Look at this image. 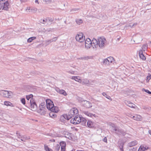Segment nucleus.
Returning <instances> with one entry per match:
<instances>
[{
    "instance_id": "f03ea898",
    "label": "nucleus",
    "mask_w": 151,
    "mask_h": 151,
    "mask_svg": "<svg viewBox=\"0 0 151 151\" xmlns=\"http://www.w3.org/2000/svg\"><path fill=\"white\" fill-rule=\"evenodd\" d=\"M0 95L4 97L11 98L13 96V93L12 91L6 90H0Z\"/></svg>"
},
{
    "instance_id": "338daca9",
    "label": "nucleus",
    "mask_w": 151,
    "mask_h": 151,
    "mask_svg": "<svg viewBox=\"0 0 151 151\" xmlns=\"http://www.w3.org/2000/svg\"><path fill=\"white\" fill-rule=\"evenodd\" d=\"M2 5L0 3V10L2 8Z\"/></svg>"
},
{
    "instance_id": "c756f323",
    "label": "nucleus",
    "mask_w": 151,
    "mask_h": 151,
    "mask_svg": "<svg viewBox=\"0 0 151 151\" xmlns=\"http://www.w3.org/2000/svg\"><path fill=\"white\" fill-rule=\"evenodd\" d=\"M33 96L32 94H30L26 96V98L28 100H29L30 99V100L33 99Z\"/></svg>"
},
{
    "instance_id": "49530a36",
    "label": "nucleus",
    "mask_w": 151,
    "mask_h": 151,
    "mask_svg": "<svg viewBox=\"0 0 151 151\" xmlns=\"http://www.w3.org/2000/svg\"><path fill=\"white\" fill-rule=\"evenodd\" d=\"M137 24V23H135L133 24L132 25L130 24L128 25V27H130L131 28H132L134 27V26H136Z\"/></svg>"
},
{
    "instance_id": "6ab92c4d",
    "label": "nucleus",
    "mask_w": 151,
    "mask_h": 151,
    "mask_svg": "<svg viewBox=\"0 0 151 151\" xmlns=\"http://www.w3.org/2000/svg\"><path fill=\"white\" fill-rule=\"evenodd\" d=\"M81 122V124L85 126L86 125V119L82 117H81L80 119Z\"/></svg>"
},
{
    "instance_id": "13d9d810",
    "label": "nucleus",
    "mask_w": 151,
    "mask_h": 151,
    "mask_svg": "<svg viewBox=\"0 0 151 151\" xmlns=\"http://www.w3.org/2000/svg\"><path fill=\"white\" fill-rule=\"evenodd\" d=\"M65 147H61V151H65Z\"/></svg>"
},
{
    "instance_id": "412c9836",
    "label": "nucleus",
    "mask_w": 151,
    "mask_h": 151,
    "mask_svg": "<svg viewBox=\"0 0 151 151\" xmlns=\"http://www.w3.org/2000/svg\"><path fill=\"white\" fill-rule=\"evenodd\" d=\"M71 134L68 132H65L64 134L65 137L69 139H70L71 138Z\"/></svg>"
},
{
    "instance_id": "a19ab883",
    "label": "nucleus",
    "mask_w": 151,
    "mask_h": 151,
    "mask_svg": "<svg viewBox=\"0 0 151 151\" xmlns=\"http://www.w3.org/2000/svg\"><path fill=\"white\" fill-rule=\"evenodd\" d=\"M60 145L58 144H57L55 147V150L56 151H58L60 150Z\"/></svg>"
},
{
    "instance_id": "6e6d98bb",
    "label": "nucleus",
    "mask_w": 151,
    "mask_h": 151,
    "mask_svg": "<svg viewBox=\"0 0 151 151\" xmlns=\"http://www.w3.org/2000/svg\"><path fill=\"white\" fill-rule=\"evenodd\" d=\"M136 148L134 147H132L131 149H130L129 151H136Z\"/></svg>"
},
{
    "instance_id": "9d476101",
    "label": "nucleus",
    "mask_w": 151,
    "mask_h": 151,
    "mask_svg": "<svg viewBox=\"0 0 151 151\" xmlns=\"http://www.w3.org/2000/svg\"><path fill=\"white\" fill-rule=\"evenodd\" d=\"M92 42L89 38L87 39L85 41V47L87 49H88L91 47L92 45Z\"/></svg>"
},
{
    "instance_id": "052dcab7",
    "label": "nucleus",
    "mask_w": 151,
    "mask_h": 151,
    "mask_svg": "<svg viewBox=\"0 0 151 151\" xmlns=\"http://www.w3.org/2000/svg\"><path fill=\"white\" fill-rule=\"evenodd\" d=\"M103 141L105 142H107V139L106 137H105L103 139Z\"/></svg>"
},
{
    "instance_id": "aec40b11",
    "label": "nucleus",
    "mask_w": 151,
    "mask_h": 151,
    "mask_svg": "<svg viewBox=\"0 0 151 151\" xmlns=\"http://www.w3.org/2000/svg\"><path fill=\"white\" fill-rule=\"evenodd\" d=\"M137 143V142L136 140L132 141L128 144V146L129 147H131L136 145Z\"/></svg>"
},
{
    "instance_id": "2eb2a0df",
    "label": "nucleus",
    "mask_w": 151,
    "mask_h": 151,
    "mask_svg": "<svg viewBox=\"0 0 151 151\" xmlns=\"http://www.w3.org/2000/svg\"><path fill=\"white\" fill-rule=\"evenodd\" d=\"M56 91L59 93L60 94H62L64 96H66L67 95V94L65 91L62 89H60L59 88L56 89Z\"/></svg>"
},
{
    "instance_id": "774afa93",
    "label": "nucleus",
    "mask_w": 151,
    "mask_h": 151,
    "mask_svg": "<svg viewBox=\"0 0 151 151\" xmlns=\"http://www.w3.org/2000/svg\"><path fill=\"white\" fill-rule=\"evenodd\" d=\"M35 3H37L38 4H39L38 1V0H36L35 1Z\"/></svg>"
},
{
    "instance_id": "864d4df0",
    "label": "nucleus",
    "mask_w": 151,
    "mask_h": 151,
    "mask_svg": "<svg viewBox=\"0 0 151 151\" xmlns=\"http://www.w3.org/2000/svg\"><path fill=\"white\" fill-rule=\"evenodd\" d=\"M123 145L124 144L123 143L122 144V145H120V146H119L120 149L121 151H124L123 149Z\"/></svg>"
},
{
    "instance_id": "37998d69",
    "label": "nucleus",
    "mask_w": 151,
    "mask_h": 151,
    "mask_svg": "<svg viewBox=\"0 0 151 151\" xmlns=\"http://www.w3.org/2000/svg\"><path fill=\"white\" fill-rule=\"evenodd\" d=\"M46 20L48 22H52L53 21V19L51 17H48L46 19Z\"/></svg>"
},
{
    "instance_id": "c03bdc74",
    "label": "nucleus",
    "mask_w": 151,
    "mask_h": 151,
    "mask_svg": "<svg viewBox=\"0 0 151 151\" xmlns=\"http://www.w3.org/2000/svg\"><path fill=\"white\" fill-rule=\"evenodd\" d=\"M147 45L146 44H144L142 46V50L144 51H145V50L147 49Z\"/></svg>"
},
{
    "instance_id": "ddd939ff",
    "label": "nucleus",
    "mask_w": 151,
    "mask_h": 151,
    "mask_svg": "<svg viewBox=\"0 0 151 151\" xmlns=\"http://www.w3.org/2000/svg\"><path fill=\"white\" fill-rule=\"evenodd\" d=\"M92 42V45L91 46L93 47V48H96L98 46V40L95 39H93Z\"/></svg>"
},
{
    "instance_id": "393cba45",
    "label": "nucleus",
    "mask_w": 151,
    "mask_h": 151,
    "mask_svg": "<svg viewBox=\"0 0 151 151\" xmlns=\"http://www.w3.org/2000/svg\"><path fill=\"white\" fill-rule=\"evenodd\" d=\"M51 111H53L55 113H57L58 111V109L57 107L53 106L50 110Z\"/></svg>"
},
{
    "instance_id": "7ed1b4c3",
    "label": "nucleus",
    "mask_w": 151,
    "mask_h": 151,
    "mask_svg": "<svg viewBox=\"0 0 151 151\" xmlns=\"http://www.w3.org/2000/svg\"><path fill=\"white\" fill-rule=\"evenodd\" d=\"M98 46L101 48H103L105 46L106 40L104 37H100L98 39Z\"/></svg>"
},
{
    "instance_id": "ea45409f",
    "label": "nucleus",
    "mask_w": 151,
    "mask_h": 151,
    "mask_svg": "<svg viewBox=\"0 0 151 151\" xmlns=\"http://www.w3.org/2000/svg\"><path fill=\"white\" fill-rule=\"evenodd\" d=\"M43 1L47 4H50L52 2V0H43Z\"/></svg>"
},
{
    "instance_id": "3c124183",
    "label": "nucleus",
    "mask_w": 151,
    "mask_h": 151,
    "mask_svg": "<svg viewBox=\"0 0 151 151\" xmlns=\"http://www.w3.org/2000/svg\"><path fill=\"white\" fill-rule=\"evenodd\" d=\"M22 103L24 104L25 105V100L24 98H22L21 100Z\"/></svg>"
},
{
    "instance_id": "e2e57ef3",
    "label": "nucleus",
    "mask_w": 151,
    "mask_h": 151,
    "mask_svg": "<svg viewBox=\"0 0 151 151\" xmlns=\"http://www.w3.org/2000/svg\"><path fill=\"white\" fill-rule=\"evenodd\" d=\"M31 8L30 7H27L26 10L27 12H29V11H30Z\"/></svg>"
},
{
    "instance_id": "39448f33",
    "label": "nucleus",
    "mask_w": 151,
    "mask_h": 151,
    "mask_svg": "<svg viewBox=\"0 0 151 151\" xmlns=\"http://www.w3.org/2000/svg\"><path fill=\"white\" fill-rule=\"evenodd\" d=\"M77 116H76V117H74L71 119L70 120L71 123L75 124L80 123L81 122L80 119L81 117L79 116L78 117Z\"/></svg>"
},
{
    "instance_id": "6e6552de",
    "label": "nucleus",
    "mask_w": 151,
    "mask_h": 151,
    "mask_svg": "<svg viewBox=\"0 0 151 151\" xmlns=\"http://www.w3.org/2000/svg\"><path fill=\"white\" fill-rule=\"evenodd\" d=\"M30 103L31 109L33 111H35L37 109V105L36 102L33 99L30 100Z\"/></svg>"
},
{
    "instance_id": "f257e3e1",
    "label": "nucleus",
    "mask_w": 151,
    "mask_h": 151,
    "mask_svg": "<svg viewBox=\"0 0 151 151\" xmlns=\"http://www.w3.org/2000/svg\"><path fill=\"white\" fill-rule=\"evenodd\" d=\"M78 114V111L76 108H72L70 110L68 114L64 116V118L68 120H69L72 117H76Z\"/></svg>"
},
{
    "instance_id": "7c9ffc66",
    "label": "nucleus",
    "mask_w": 151,
    "mask_h": 151,
    "mask_svg": "<svg viewBox=\"0 0 151 151\" xmlns=\"http://www.w3.org/2000/svg\"><path fill=\"white\" fill-rule=\"evenodd\" d=\"M37 9L35 7H32L30 9V11H29V12H32V13H35L37 11Z\"/></svg>"
},
{
    "instance_id": "5fc2aeb1",
    "label": "nucleus",
    "mask_w": 151,
    "mask_h": 151,
    "mask_svg": "<svg viewBox=\"0 0 151 151\" xmlns=\"http://www.w3.org/2000/svg\"><path fill=\"white\" fill-rule=\"evenodd\" d=\"M142 91H144L148 93L149 94H151V92L149 91L148 90H146L144 88H143L142 89Z\"/></svg>"
},
{
    "instance_id": "69168bd1",
    "label": "nucleus",
    "mask_w": 151,
    "mask_h": 151,
    "mask_svg": "<svg viewBox=\"0 0 151 151\" xmlns=\"http://www.w3.org/2000/svg\"><path fill=\"white\" fill-rule=\"evenodd\" d=\"M86 59L85 57H81V58H79V59L81 60H85Z\"/></svg>"
},
{
    "instance_id": "5701e85b",
    "label": "nucleus",
    "mask_w": 151,
    "mask_h": 151,
    "mask_svg": "<svg viewBox=\"0 0 151 151\" xmlns=\"http://www.w3.org/2000/svg\"><path fill=\"white\" fill-rule=\"evenodd\" d=\"M126 104L129 107L132 108H135L136 106L135 104L130 102L127 101V102H126Z\"/></svg>"
},
{
    "instance_id": "a878e982",
    "label": "nucleus",
    "mask_w": 151,
    "mask_h": 151,
    "mask_svg": "<svg viewBox=\"0 0 151 151\" xmlns=\"http://www.w3.org/2000/svg\"><path fill=\"white\" fill-rule=\"evenodd\" d=\"M4 104L6 106H10L12 107L14 106L13 104L11 102L8 101H5L4 102Z\"/></svg>"
},
{
    "instance_id": "0eeeda50",
    "label": "nucleus",
    "mask_w": 151,
    "mask_h": 151,
    "mask_svg": "<svg viewBox=\"0 0 151 151\" xmlns=\"http://www.w3.org/2000/svg\"><path fill=\"white\" fill-rule=\"evenodd\" d=\"M113 60L114 59L113 57H108L107 58L104 60L103 63L105 65H108L112 62Z\"/></svg>"
},
{
    "instance_id": "423d86ee",
    "label": "nucleus",
    "mask_w": 151,
    "mask_h": 151,
    "mask_svg": "<svg viewBox=\"0 0 151 151\" xmlns=\"http://www.w3.org/2000/svg\"><path fill=\"white\" fill-rule=\"evenodd\" d=\"M46 103L47 108L49 110H50L51 108L54 106L52 101L50 100L47 99L46 100Z\"/></svg>"
},
{
    "instance_id": "bb28decb",
    "label": "nucleus",
    "mask_w": 151,
    "mask_h": 151,
    "mask_svg": "<svg viewBox=\"0 0 151 151\" xmlns=\"http://www.w3.org/2000/svg\"><path fill=\"white\" fill-rule=\"evenodd\" d=\"M87 124L89 127H93V122L90 120H88V121Z\"/></svg>"
},
{
    "instance_id": "58836bf2",
    "label": "nucleus",
    "mask_w": 151,
    "mask_h": 151,
    "mask_svg": "<svg viewBox=\"0 0 151 151\" xmlns=\"http://www.w3.org/2000/svg\"><path fill=\"white\" fill-rule=\"evenodd\" d=\"M147 149H146L145 147H142V146H141L139 148L138 150V151H145V150H147Z\"/></svg>"
},
{
    "instance_id": "4d7b16f0",
    "label": "nucleus",
    "mask_w": 151,
    "mask_h": 151,
    "mask_svg": "<svg viewBox=\"0 0 151 151\" xmlns=\"http://www.w3.org/2000/svg\"><path fill=\"white\" fill-rule=\"evenodd\" d=\"M57 39H58V37H55L53 39H50V40L51 41V42H52L55 41H56V40Z\"/></svg>"
},
{
    "instance_id": "b1692460",
    "label": "nucleus",
    "mask_w": 151,
    "mask_h": 151,
    "mask_svg": "<svg viewBox=\"0 0 151 151\" xmlns=\"http://www.w3.org/2000/svg\"><path fill=\"white\" fill-rule=\"evenodd\" d=\"M71 78L81 83L82 82V80L80 79V77L79 76H73Z\"/></svg>"
},
{
    "instance_id": "2f4dec72",
    "label": "nucleus",
    "mask_w": 151,
    "mask_h": 151,
    "mask_svg": "<svg viewBox=\"0 0 151 151\" xmlns=\"http://www.w3.org/2000/svg\"><path fill=\"white\" fill-rule=\"evenodd\" d=\"M102 94L104 96H105V97L107 99L109 100L111 99L110 96L109 95H107L105 92H103L102 93Z\"/></svg>"
},
{
    "instance_id": "de8ad7c7",
    "label": "nucleus",
    "mask_w": 151,
    "mask_h": 151,
    "mask_svg": "<svg viewBox=\"0 0 151 151\" xmlns=\"http://www.w3.org/2000/svg\"><path fill=\"white\" fill-rule=\"evenodd\" d=\"M51 42V41L50 40H46L45 41V43L46 45H48Z\"/></svg>"
},
{
    "instance_id": "1a4fd4ad",
    "label": "nucleus",
    "mask_w": 151,
    "mask_h": 151,
    "mask_svg": "<svg viewBox=\"0 0 151 151\" xmlns=\"http://www.w3.org/2000/svg\"><path fill=\"white\" fill-rule=\"evenodd\" d=\"M114 131H115V133L118 135L124 136L125 134V132L123 130L119 129L118 127L115 128L114 129Z\"/></svg>"
},
{
    "instance_id": "680f3d73",
    "label": "nucleus",
    "mask_w": 151,
    "mask_h": 151,
    "mask_svg": "<svg viewBox=\"0 0 151 151\" xmlns=\"http://www.w3.org/2000/svg\"><path fill=\"white\" fill-rule=\"evenodd\" d=\"M21 3H22L24 2H26L27 1V0H20Z\"/></svg>"
},
{
    "instance_id": "c9c22d12",
    "label": "nucleus",
    "mask_w": 151,
    "mask_h": 151,
    "mask_svg": "<svg viewBox=\"0 0 151 151\" xmlns=\"http://www.w3.org/2000/svg\"><path fill=\"white\" fill-rule=\"evenodd\" d=\"M80 10L79 8L73 9L70 10V12L72 13H75V12L78 11Z\"/></svg>"
},
{
    "instance_id": "f8f14e48",
    "label": "nucleus",
    "mask_w": 151,
    "mask_h": 151,
    "mask_svg": "<svg viewBox=\"0 0 151 151\" xmlns=\"http://www.w3.org/2000/svg\"><path fill=\"white\" fill-rule=\"evenodd\" d=\"M1 4L2 5V10L6 11L8 10L9 4L7 1L4 3H2Z\"/></svg>"
},
{
    "instance_id": "a18cd8bd",
    "label": "nucleus",
    "mask_w": 151,
    "mask_h": 151,
    "mask_svg": "<svg viewBox=\"0 0 151 151\" xmlns=\"http://www.w3.org/2000/svg\"><path fill=\"white\" fill-rule=\"evenodd\" d=\"M45 148L46 151H52L47 146H46L45 145Z\"/></svg>"
},
{
    "instance_id": "79ce46f5",
    "label": "nucleus",
    "mask_w": 151,
    "mask_h": 151,
    "mask_svg": "<svg viewBox=\"0 0 151 151\" xmlns=\"http://www.w3.org/2000/svg\"><path fill=\"white\" fill-rule=\"evenodd\" d=\"M45 104L44 103H42L40 105V108L42 109H44L45 107Z\"/></svg>"
},
{
    "instance_id": "0e129e2a",
    "label": "nucleus",
    "mask_w": 151,
    "mask_h": 151,
    "mask_svg": "<svg viewBox=\"0 0 151 151\" xmlns=\"http://www.w3.org/2000/svg\"><path fill=\"white\" fill-rule=\"evenodd\" d=\"M69 73H70L72 74H74L75 72L74 71H69Z\"/></svg>"
},
{
    "instance_id": "603ef678",
    "label": "nucleus",
    "mask_w": 151,
    "mask_h": 151,
    "mask_svg": "<svg viewBox=\"0 0 151 151\" xmlns=\"http://www.w3.org/2000/svg\"><path fill=\"white\" fill-rule=\"evenodd\" d=\"M78 101L81 102V103L82 104L83 103V102L85 100H84L83 99H82V98H79L78 99Z\"/></svg>"
},
{
    "instance_id": "bf43d9fd",
    "label": "nucleus",
    "mask_w": 151,
    "mask_h": 151,
    "mask_svg": "<svg viewBox=\"0 0 151 151\" xmlns=\"http://www.w3.org/2000/svg\"><path fill=\"white\" fill-rule=\"evenodd\" d=\"M52 29L50 28L47 29V30H46V31H47V32H50V31H52Z\"/></svg>"
},
{
    "instance_id": "dca6fc26",
    "label": "nucleus",
    "mask_w": 151,
    "mask_h": 151,
    "mask_svg": "<svg viewBox=\"0 0 151 151\" xmlns=\"http://www.w3.org/2000/svg\"><path fill=\"white\" fill-rule=\"evenodd\" d=\"M45 109L40 108L39 110L37 111V112L40 114L43 115H45L46 114Z\"/></svg>"
},
{
    "instance_id": "473e14b6",
    "label": "nucleus",
    "mask_w": 151,
    "mask_h": 151,
    "mask_svg": "<svg viewBox=\"0 0 151 151\" xmlns=\"http://www.w3.org/2000/svg\"><path fill=\"white\" fill-rule=\"evenodd\" d=\"M109 125L112 127V130L114 131V129L116 127H117L114 124H112L111 123H109Z\"/></svg>"
},
{
    "instance_id": "f704fd0d",
    "label": "nucleus",
    "mask_w": 151,
    "mask_h": 151,
    "mask_svg": "<svg viewBox=\"0 0 151 151\" xmlns=\"http://www.w3.org/2000/svg\"><path fill=\"white\" fill-rule=\"evenodd\" d=\"M36 38L35 37H30L28 39L27 42H31L33 40L35 39Z\"/></svg>"
},
{
    "instance_id": "8fccbe9b",
    "label": "nucleus",
    "mask_w": 151,
    "mask_h": 151,
    "mask_svg": "<svg viewBox=\"0 0 151 151\" xmlns=\"http://www.w3.org/2000/svg\"><path fill=\"white\" fill-rule=\"evenodd\" d=\"M16 134L17 135V137L19 138H21V136H22V135L20 134V133L18 131H17L16 132Z\"/></svg>"
},
{
    "instance_id": "cd10ccee",
    "label": "nucleus",
    "mask_w": 151,
    "mask_h": 151,
    "mask_svg": "<svg viewBox=\"0 0 151 151\" xmlns=\"http://www.w3.org/2000/svg\"><path fill=\"white\" fill-rule=\"evenodd\" d=\"M49 115L50 116V117L54 118L56 117V115L55 114V112L52 111L51 112H50L49 114Z\"/></svg>"
},
{
    "instance_id": "a211bd4d",
    "label": "nucleus",
    "mask_w": 151,
    "mask_h": 151,
    "mask_svg": "<svg viewBox=\"0 0 151 151\" xmlns=\"http://www.w3.org/2000/svg\"><path fill=\"white\" fill-rule=\"evenodd\" d=\"M83 113L87 116L91 117L93 116L94 117H96V115L95 114H91L88 111H83Z\"/></svg>"
},
{
    "instance_id": "e433bc0d",
    "label": "nucleus",
    "mask_w": 151,
    "mask_h": 151,
    "mask_svg": "<svg viewBox=\"0 0 151 151\" xmlns=\"http://www.w3.org/2000/svg\"><path fill=\"white\" fill-rule=\"evenodd\" d=\"M59 145L61 146V147H65L66 143L64 141H62L60 142Z\"/></svg>"
},
{
    "instance_id": "c85d7f7f",
    "label": "nucleus",
    "mask_w": 151,
    "mask_h": 151,
    "mask_svg": "<svg viewBox=\"0 0 151 151\" xmlns=\"http://www.w3.org/2000/svg\"><path fill=\"white\" fill-rule=\"evenodd\" d=\"M82 83L83 84H86L89 83V81L87 79H85L82 80Z\"/></svg>"
},
{
    "instance_id": "09e8293b",
    "label": "nucleus",
    "mask_w": 151,
    "mask_h": 151,
    "mask_svg": "<svg viewBox=\"0 0 151 151\" xmlns=\"http://www.w3.org/2000/svg\"><path fill=\"white\" fill-rule=\"evenodd\" d=\"M47 22V21L46 20V19L45 20V19H43V20L41 19L40 20V22L41 23H42V24H46V23Z\"/></svg>"
},
{
    "instance_id": "4468645a",
    "label": "nucleus",
    "mask_w": 151,
    "mask_h": 151,
    "mask_svg": "<svg viewBox=\"0 0 151 151\" xmlns=\"http://www.w3.org/2000/svg\"><path fill=\"white\" fill-rule=\"evenodd\" d=\"M132 118L134 119L136 121H141L142 119V116L138 114H135L132 116Z\"/></svg>"
},
{
    "instance_id": "20e7f679",
    "label": "nucleus",
    "mask_w": 151,
    "mask_h": 151,
    "mask_svg": "<svg viewBox=\"0 0 151 151\" xmlns=\"http://www.w3.org/2000/svg\"><path fill=\"white\" fill-rule=\"evenodd\" d=\"M85 36L82 33H79L77 34L76 36V40L80 42H83L85 40Z\"/></svg>"
},
{
    "instance_id": "f3484780",
    "label": "nucleus",
    "mask_w": 151,
    "mask_h": 151,
    "mask_svg": "<svg viewBox=\"0 0 151 151\" xmlns=\"http://www.w3.org/2000/svg\"><path fill=\"white\" fill-rule=\"evenodd\" d=\"M139 55L140 58L143 60H145L146 59V58L143 54V51L142 50L139 51Z\"/></svg>"
},
{
    "instance_id": "4c0bfd02",
    "label": "nucleus",
    "mask_w": 151,
    "mask_h": 151,
    "mask_svg": "<svg viewBox=\"0 0 151 151\" xmlns=\"http://www.w3.org/2000/svg\"><path fill=\"white\" fill-rule=\"evenodd\" d=\"M151 75L150 73H148V75L147 77L146 80L147 82H149V80L151 79Z\"/></svg>"
},
{
    "instance_id": "9b49d317",
    "label": "nucleus",
    "mask_w": 151,
    "mask_h": 151,
    "mask_svg": "<svg viewBox=\"0 0 151 151\" xmlns=\"http://www.w3.org/2000/svg\"><path fill=\"white\" fill-rule=\"evenodd\" d=\"M82 105L85 107L88 108H89L92 106V105L91 103L88 101L85 100L83 102Z\"/></svg>"
},
{
    "instance_id": "4be33fe9",
    "label": "nucleus",
    "mask_w": 151,
    "mask_h": 151,
    "mask_svg": "<svg viewBox=\"0 0 151 151\" xmlns=\"http://www.w3.org/2000/svg\"><path fill=\"white\" fill-rule=\"evenodd\" d=\"M30 139L29 137H27L26 135H23L21 136V140L23 141H25L26 140H28Z\"/></svg>"
},
{
    "instance_id": "72a5a7b5",
    "label": "nucleus",
    "mask_w": 151,
    "mask_h": 151,
    "mask_svg": "<svg viewBox=\"0 0 151 151\" xmlns=\"http://www.w3.org/2000/svg\"><path fill=\"white\" fill-rule=\"evenodd\" d=\"M76 23L80 25L83 23V21L81 19H76Z\"/></svg>"
}]
</instances>
